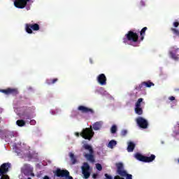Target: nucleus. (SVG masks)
Masks as SVG:
<instances>
[{
    "label": "nucleus",
    "mask_w": 179,
    "mask_h": 179,
    "mask_svg": "<svg viewBox=\"0 0 179 179\" xmlns=\"http://www.w3.org/2000/svg\"><path fill=\"white\" fill-rule=\"evenodd\" d=\"M78 110L79 111H81V113H83L85 114H87L88 113L93 114V113H94V111H93V109L83 106H78Z\"/></svg>",
    "instance_id": "15"
},
{
    "label": "nucleus",
    "mask_w": 179,
    "mask_h": 179,
    "mask_svg": "<svg viewBox=\"0 0 179 179\" xmlns=\"http://www.w3.org/2000/svg\"><path fill=\"white\" fill-rule=\"evenodd\" d=\"M24 170H30V164H24Z\"/></svg>",
    "instance_id": "31"
},
{
    "label": "nucleus",
    "mask_w": 179,
    "mask_h": 179,
    "mask_svg": "<svg viewBox=\"0 0 179 179\" xmlns=\"http://www.w3.org/2000/svg\"><path fill=\"white\" fill-rule=\"evenodd\" d=\"M135 157L139 162H143L144 163H152L155 159H156V155H151L150 157L144 156L141 153H136Z\"/></svg>",
    "instance_id": "6"
},
{
    "label": "nucleus",
    "mask_w": 179,
    "mask_h": 179,
    "mask_svg": "<svg viewBox=\"0 0 179 179\" xmlns=\"http://www.w3.org/2000/svg\"><path fill=\"white\" fill-rule=\"evenodd\" d=\"M111 134H116L117 132V125L113 124L110 128Z\"/></svg>",
    "instance_id": "27"
},
{
    "label": "nucleus",
    "mask_w": 179,
    "mask_h": 179,
    "mask_svg": "<svg viewBox=\"0 0 179 179\" xmlns=\"http://www.w3.org/2000/svg\"><path fill=\"white\" fill-rule=\"evenodd\" d=\"M135 149V143L129 142L127 146V152H131Z\"/></svg>",
    "instance_id": "20"
},
{
    "label": "nucleus",
    "mask_w": 179,
    "mask_h": 179,
    "mask_svg": "<svg viewBox=\"0 0 179 179\" xmlns=\"http://www.w3.org/2000/svg\"><path fill=\"white\" fill-rule=\"evenodd\" d=\"M83 146L81 150H88L89 153H86L84 152L83 155L85 159L90 162V163H94L96 159H94V150H93V147H92L90 144L86 143V141H83Z\"/></svg>",
    "instance_id": "1"
},
{
    "label": "nucleus",
    "mask_w": 179,
    "mask_h": 179,
    "mask_svg": "<svg viewBox=\"0 0 179 179\" xmlns=\"http://www.w3.org/2000/svg\"><path fill=\"white\" fill-rule=\"evenodd\" d=\"M1 92L6 94H12L13 96H17L19 94V90L17 88H7L6 90H1Z\"/></svg>",
    "instance_id": "12"
},
{
    "label": "nucleus",
    "mask_w": 179,
    "mask_h": 179,
    "mask_svg": "<svg viewBox=\"0 0 179 179\" xmlns=\"http://www.w3.org/2000/svg\"><path fill=\"white\" fill-rule=\"evenodd\" d=\"M96 169H98L99 171H101L103 170V166L100 164H96Z\"/></svg>",
    "instance_id": "29"
},
{
    "label": "nucleus",
    "mask_w": 179,
    "mask_h": 179,
    "mask_svg": "<svg viewBox=\"0 0 179 179\" xmlns=\"http://www.w3.org/2000/svg\"><path fill=\"white\" fill-rule=\"evenodd\" d=\"M54 173L56 176V177H61V178L65 177V178H67L69 176V171H68V170L66 169L62 170L61 169H57L54 172Z\"/></svg>",
    "instance_id": "11"
},
{
    "label": "nucleus",
    "mask_w": 179,
    "mask_h": 179,
    "mask_svg": "<svg viewBox=\"0 0 179 179\" xmlns=\"http://www.w3.org/2000/svg\"><path fill=\"white\" fill-rule=\"evenodd\" d=\"M152 86H155V83L150 81H144L139 85L138 89L143 90V87H152Z\"/></svg>",
    "instance_id": "14"
},
{
    "label": "nucleus",
    "mask_w": 179,
    "mask_h": 179,
    "mask_svg": "<svg viewBox=\"0 0 179 179\" xmlns=\"http://www.w3.org/2000/svg\"><path fill=\"white\" fill-rule=\"evenodd\" d=\"M69 157L71 162V164H76L78 163V157L75 156V154L69 152Z\"/></svg>",
    "instance_id": "16"
},
{
    "label": "nucleus",
    "mask_w": 179,
    "mask_h": 179,
    "mask_svg": "<svg viewBox=\"0 0 179 179\" xmlns=\"http://www.w3.org/2000/svg\"><path fill=\"white\" fill-rule=\"evenodd\" d=\"M169 100H170L171 101H174V100H176V97H174V96H170L169 98Z\"/></svg>",
    "instance_id": "35"
},
{
    "label": "nucleus",
    "mask_w": 179,
    "mask_h": 179,
    "mask_svg": "<svg viewBox=\"0 0 179 179\" xmlns=\"http://www.w3.org/2000/svg\"><path fill=\"white\" fill-rule=\"evenodd\" d=\"M141 5H143V1H141Z\"/></svg>",
    "instance_id": "40"
},
{
    "label": "nucleus",
    "mask_w": 179,
    "mask_h": 179,
    "mask_svg": "<svg viewBox=\"0 0 179 179\" xmlns=\"http://www.w3.org/2000/svg\"><path fill=\"white\" fill-rule=\"evenodd\" d=\"M0 92H1V90H0Z\"/></svg>",
    "instance_id": "42"
},
{
    "label": "nucleus",
    "mask_w": 179,
    "mask_h": 179,
    "mask_svg": "<svg viewBox=\"0 0 179 179\" xmlns=\"http://www.w3.org/2000/svg\"><path fill=\"white\" fill-rule=\"evenodd\" d=\"M22 118H23L24 120H30V118H31V116L30 115V114L29 113H22L21 115Z\"/></svg>",
    "instance_id": "26"
},
{
    "label": "nucleus",
    "mask_w": 179,
    "mask_h": 179,
    "mask_svg": "<svg viewBox=\"0 0 179 179\" xmlns=\"http://www.w3.org/2000/svg\"><path fill=\"white\" fill-rule=\"evenodd\" d=\"M29 124H30V125H36V120H31L29 122Z\"/></svg>",
    "instance_id": "33"
},
{
    "label": "nucleus",
    "mask_w": 179,
    "mask_h": 179,
    "mask_svg": "<svg viewBox=\"0 0 179 179\" xmlns=\"http://www.w3.org/2000/svg\"><path fill=\"white\" fill-rule=\"evenodd\" d=\"M171 58H172V59H174L175 61H178L179 59V55H176V53L173 52H169Z\"/></svg>",
    "instance_id": "23"
},
{
    "label": "nucleus",
    "mask_w": 179,
    "mask_h": 179,
    "mask_svg": "<svg viewBox=\"0 0 179 179\" xmlns=\"http://www.w3.org/2000/svg\"><path fill=\"white\" fill-rule=\"evenodd\" d=\"M16 124L18 127H24L26 125V122L23 120H17Z\"/></svg>",
    "instance_id": "25"
},
{
    "label": "nucleus",
    "mask_w": 179,
    "mask_h": 179,
    "mask_svg": "<svg viewBox=\"0 0 179 179\" xmlns=\"http://www.w3.org/2000/svg\"><path fill=\"white\" fill-rule=\"evenodd\" d=\"M136 123L138 124V127H140V128H143V129H146V128H148L149 126L148 120L142 117H138L136 119Z\"/></svg>",
    "instance_id": "10"
},
{
    "label": "nucleus",
    "mask_w": 179,
    "mask_h": 179,
    "mask_svg": "<svg viewBox=\"0 0 179 179\" xmlns=\"http://www.w3.org/2000/svg\"><path fill=\"white\" fill-rule=\"evenodd\" d=\"M117 173L120 177H126V179H132V175L127 173V171L124 170V164L121 162L116 163Z\"/></svg>",
    "instance_id": "5"
},
{
    "label": "nucleus",
    "mask_w": 179,
    "mask_h": 179,
    "mask_svg": "<svg viewBox=\"0 0 179 179\" xmlns=\"http://www.w3.org/2000/svg\"><path fill=\"white\" fill-rule=\"evenodd\" d=\"M171 30L175 36H179V31L176 28H171Z\"/></svg>",
    "instance_id": "28"
},
{
    "label": "nucleus",
    "mask_w": 179,
    "mask_h": 179,
    "mask_svg": "<svg viewBox=\"0 0 179 179\" xmlns=\"http://www.w3.org/2000/svg\"><path fill=\"white\" fill-rule=\"evenodd\" d=\"M97 176H99L97 173H94L92 175V178H94V179L97 178Z\"/></svg>",
    "instance_id": "37"
},
{
    "label": "nucleus",
    "mask_w": 179,
    "mask_h": 179,
    "mask_svg": "<svg viewBox=\"0 0 179 179\" xmlns=\"http://www.w3.org/2000/svg\"><path fill=\"white\" fill-rule=\"evenodd\" d=\"M58 82V78L49 79L46 80L47 85H54Z\"/></svg>",
    "instance_id": "22"
},
{
    "label": "nucleus",
    "mask_w": 179,
    "mask_h": 179,
    "mask_svg": "<svg viewBox=\"0 0 179 179\" xmlns=\"http://www.w3.org/2000/svg\"><path fill=\"white\" fill-rule=\"evenodd\" d=\"M138 40H139V35H138V34H136V32H134V31H129L123 38V43L124 44H128L129 41L130 43H138Z\"/></svg>",
    "instance_id": "3"
},
{
    "label": "nucleus",
    "mask_w": 179,
    "mask_h": 179,
    "mask_svg": "<svg viewBox=\"0 0 179 179\" xmlns=\"http://www.w3.org/2000/svg\"><path fill=\"white\" fill-rule=\"evenodd\" d=\"M104 179H113V176L108 175V173H105V178Z\"/></svg>",
    "instance_id": "32"
},
{
    "label": "nucleus",
    "mask_w": 179,
    "mask_h": 179,
    "mask_svg": "<svg viewBox=\"0 0 179 179\" xmlns=\"http://www.w3.org/2000/svg\"><path fill=\"white\" fill-rule=\"evenodd\" d=\"M31 0H15L14 6L18 9H24L27 6V2H30Z\"/></svg>",
    "instance_id": "9"
},
{
    "label": "nucleus",
    "mask_w": 179,
    "mask_h": 179,
    "mask_svg": "<svg viewBox=\"0 0 179 179\" xmlns=\"http://www.w3.org/2000/svg\"><path fill=\"white\" fill-rule=\"evenodd\" d=\"M31 177H34V174L33 173H31Z\"/></svg>",
    "instance_id": "39"
},
{
    "label": "nucleus",
    "mask_w": 179,
    "mask_h": 179,
    "mask_svg": "<svg viewBox=\"0 0 179 179\" xmlns=\"http://www.w3.org/2000/svg\"><path fill=\"white\" fill-rule=\"evenodd\" d=\"M76 136L79 138L82 136L83 139H87V141H92L93 136H94V131H93V128L90 126V128H85L83 129L82 132L79 134L78 132L75 133Z\"/></svg>",
    "instance_id": "2"
},
{
    "label": "nucleus",
    "mask_w": 179,
    "mask_h": 179,
    "mask_svg": "<svg viewBox=\"0 0 179 179\" xmlns=\"http://www.w3.org/2000/svg\"><path fill=\"white\" fill-rule=\"evenodd\" d=\"M114 179H125V178H121L120 176H115L114 177Z\"/></svg>",
    "instance_id": "36"
},
{
    "label": "nucleus",
    "mask_w": 179,
    "mask_h": 179,
    "mask_svg": "<svg viewBox=\"0 0 179 179\" xmlns=\"http://www.w3.org/2000/svg\"><path fill=\"white\" fill-rule=\"evenodd\" d=\"M25 30L28 34H33L34 31H38L40 30V25L38 24H26Z\"/></svg>",
    "instance_id": "7"
},
{
    "label": "nucleus",
    "mask_w": 179,
    "mask_h": 179,
    "mask_svg": "<svg viewBox=\"0 0 179 179\" xmlns=\"http://www.w3.org/2000/svg\"><path fill=\"white\" fill-rule=\"evenodd\" d=\"M116 145L117 141L115 140H111L108 144V148H110V149H113L114 146H116Z\"/></svg>",
    "instance_id": "21"
},
{
    "label": "nucleus",
    "mask_w": 179,
    "mask_h": 179,
    "mask_svg": "<svg viewBox=\"0 0 179 179\" xmlns=\"http://www.w3.org/2000/svg\"><path fill=\"white\" fill-rule=\"evenodd\" d=\"M146 30H148V27H143L141 31H140V39L141 41H143L145 38V36L146 35Z\"/></svg>",
    "instance_id": "17"
},
{
    "label": "nucleus",
    "mask_w": 179,
    "mask_h": 179,
    "mask_svg": "<svg viewBox=\"0 0 179 179\" xmlns=\"http://www.w3.org/2000/svg\"><path fill=\"white\" fill-rule=\"evenodd\" d=\"M142 103H144L143 98H139L135 103V107H142Z\"/></svg>",
    "instance_id": "24"
},
{
    "label": "nucleus",
    "mask_w": 179,
    "mask_h": 179,
    "mask_svg": "<svg viewBox=\"0 0 179 179\" xmlns=\"http://www.w3.org/2000/svg\"><path fill=\"white\" fill-rule=\"evenodd\" d=\"M82 173L83 174L84 178L87 179L90 177V166L87 162L83 164L82 166Z\"/></svg>",
    "instance_id": "8"
},
{
    "label": "nucleus",
    "mask_w": 179,
    "mask_h": 179,
    "mask_svg": "<svg viewBox=\"0 0 179 179\" xmlns=\"http://www.w3.org/2000/svg\"><path fill=\"white\" fill-rule=\"evenodd\" d=\"M43 179H50V178L48 176H44Z\"/></svg>",
    "instance_id": "38"
},
{
    "label": "nucleus",
    "mask_w": 179,
    "mask_h": 179,
    "mask_svg": "<svg viewBox=\"0 0 179 179\" xmlns=\"http://www.w3.org/2000/svg\"><path fill=\"white\" fill-rule=\"evenodd\" d=\"M27 179H31V178H28Z\"/></svg>",
    "instance_id": "41"
},
{
    "label": "nucleus",
    "mask_w": 179,
    "mask_h": 179,
    "mask_svg": "<svg viewBox=\"0 0 179 179\" xmlns=\"http://www.w3.org/2000/svg\"><path fill=\"white\" fill-rule=\"evenodd\" d=\"M94 131H99L101 129V122H96L93 124Z\"/></svg>",
    "instance_id": "18"
},
{
    "label": "nucleus",
    "mask_w": 179,
    "mask_h": 179,
    "mask_svg": "<svg viewBox=\"0 0 179 179\" xmlns=\"http://www.w3.org/2000/svg\"><path fill=\"white\" fill-rule=\"evenodd\" d=\"M97 82L101 86L107 85V78L106 77V75L104 73L99 75L97 77Z\"/></svg>",
    "instance_id": "13"
},
{
    "label": "nucleus",
    "mask_w": 179,
    "mask_h": 179,
    "mask_svg": "<svg viewBox=\"0 0 179 179\" xmlns=\"http://www.w3.org/2000/svg\"><path fill=\"white\" fill-rule=\"evenodd\" d=\"M173 26H174V27H178V26H179V22H173Z\"/></svg>",
    "instance_id": "34"
},
{
    "label": "nucleus",
    "mask_w": 179,
    "mask_h": 179,
    "mask_svg": "<svg viewBox=\"0 0 179 179\" xmlns=\"http://www.w3.org/2000/svg\"><path fill=\"white\" fill-rule=\"evenodd\" d=\"M127 134H128V131H127L125 129L122 130L120 132L121 136H126Z\"/></svg>",
    "instance_id": "30"
},
{
    "label": "nucleus",
    "mask_w": 179,
    "mask_h": 179,
    "mask_svg": "<svg viewBox=\"0 0 179 179\" xmlns=\"http://www.w3.org/2000/svg\"><path fill=\"white\" fill-rule=\"evenodd\" d=\"M10 163H3L0 166V177L1 179H10L8 173H9V169H10Z\"/></svg>",
    "instance_id": "4"
},
{
    "label": "nucleus",
    "mask_w": 179,
    "mask_h": 179,
    "mask_svg": "<svg viewBox=\"0 0 179 179\" xmlns=\"http://www.w3.org/2000/svg\"><path fill=\"white\" fill-rule=\"evenodd\" d=\"M134 111L137 115H142V114H143V109H142V106H135Z\"/></svg>",
    "instance_id": "19"
}]
</instances>
